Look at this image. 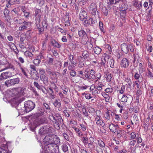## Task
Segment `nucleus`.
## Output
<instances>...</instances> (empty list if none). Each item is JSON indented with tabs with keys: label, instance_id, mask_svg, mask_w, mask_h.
<instances>
[{
	"label": "nucleus",
	"instance_id": "nucleus-1",
	"mask_svg": "<svg viewBox=\"0 0 153 153\" xmlns=\"http://www.w3.org/2000/svg\"><path fill=\"white\" fill-rule=\"evenodd\" d=\"M60 141L59 138L56 135H47L43 139V142L46 145L54 143H59Z\"/></svg>",
	"mask_w": 153,
	"mask_h": 153
},
{
	"label": "nucleus",
	"instance_id": "nucleus-2",
	"mask_svg": "<svg viewBox=\"0 0 153 153\" xmlns=\"http://www.w3.org/2000/svg\"><path fill=\"white\" fill-rule=\"evenodd\" d=\"M59 143H54L49 145H45V148L46 153H59Z\"/></svg>",
	"mask_w": 153,
	"mask_h": 153
},
{
	"label": "nucleus",
	"instance_id": "nucleus-3",
	"mask_svg": "<svg viewBox=\"0 0 153 153\" xmlns=\"http://www.w3.org/2000/svg\"><path fill=\"white\" fill-rule=\"evenodd\" d=\"M35 106V105L32 101L28 100L24 102L25 111L28 113L33 110Z\"/></svg>",
	"mask_w": 153,
	"mask_h": 153
},
{
	"label": "nucleus",
	"instance_id": "nucleus-4",
	"mask_svg": "<svg viewBox=\"0 0 153 153\" xmlns=\"http://www.w3.org/2000/svg\"><path fill=\"white\" fill-rule=\"evenodd\" d=\"M121 48L122 51L125 53H128L129 50L131 52H133L134 51L133 47L131 45H128L125 43L121 45Z\"/></svg>",
	"mask_w": 153,
	"mask_h": 153
},
{
	"label": "nucleus",
	"instance_id": "nucleus-5",
	"mask_svg": "<svg viewBox=\"0 0 153 153\" xmlns=\"http://www.w3.org/2000/svg\"><path fill=\"white\" fill-rule=\"evenodd\" d=\"M19 78H16L7 80L4 83L5 85L8 87L19 83Z\"/></svg>",
	"mask_w": 153,
	"mask_h": 153
},
{
	"label": "nucleus",
	"instance_id": "nucleus-6",
	"mask_svg": "<svg viewBox=\"0 0 153 153\" xmlns=\"http://www.w3.org/2000/svg\"><path fill=\"white\" fill-rule=\"evenodd\" d=\"M89 10L91 14L94 16L97 15L98 12L97 11V6L95 3H92L89 5Z\"/></svg>",
	"mask_w": 153,
	"mask_h": 153
},
{
	"label": "nucleus",
	"instance_id": "nucleus-7",
	"mask_svg": "<svg viewBox=\"0 0 153 153\" xmlns=\"http://www.w3.org/2000/svg\"><path fill=\"white\" fill-rule=\"evenodd\" d=\"M30 25V22L25 21L23 22L22 25L19 27V29L20 31H24L28 29Z\"/></svg>",
	"mask_w": 153,
	"mask_h": 153
},
{
	"label": "nucleus",
	"instance_id": "nucleus-8",
	"mask_svg": "<svg viewBox=\"0 0 153 153\" xmlns=\"http://www.w3.org/2000/svg\"><path fill=\"white\" fill-rule=\"evenodd\" d=\"M86 20L83 22L84 26L86 27L88 26L89 25H93L95 23V21L93 20L92 18L90 17L87 18Z\"/></svg>",
	"mask_w": 153,
	"mask_h": 153
},
{
	"label": "nucleus",
	"instance_id": "nucleus-9",
	"mask_svg": "<svg viewBox=\"0 0 153 153\" xmlns=\"http://www.w3.org/2000/svg\"><path fill=\"white\" fill-rule=\"evenodd\" d=\"M36 21L35 28L37 29L40 33L44 31V28L40 24V20H35Z\"/></svg>",
	"mask_w": 153,
	"mask_h": 153
},
{
	"label": "nucleus",
	"instance_id": "nucleus-10",
	"mask_svg": "<svg viewBox=\"0 0 153 153\" xmlns=\"http://www.w3.org/2000/svg\"><path fill=\"white\" fill-rule=\"evenodd\" d=\"M87 14L83 9H82L79 14V19L82 21H83L84 19H87Z\"/></svg>",
	"mask_w": 153,
	"mask_h": 153
},
{
	"label": "nucleus",
	"instance_id": "nucleus-11",
	"mask_svg": "<svg viewBox=\"0 0 153 153\" xmlns=\"http://www.w3.org/2000/svg\"><path fill=\"white\" fill-rule=\"evenodd\" d=\"M124 81L125 82H126V85L127 86L126 90L129 91H128L130 92V91H131V87L132 83L131 79L130 78L127 77L125 78Z\"/></svg>",
	"mask_w": 153,
	"mask_h": 153
},
{
	"label": "nucleus",
	"instance_id": "nucleus-12",
	"mask_svg": "<svg viewBox=\"0 0 153 153\" xmlns=\"http://www.w3.org/2000/svg\"><path fill=\"white\" fill-rule=\"evenodd\" d=\"M129 62L127 59L124 58L121 60L120 63L121 67L124 68L128 67L129 66Z\"/></svg>",
	"mask_w": 153,
	"mask_h": 153
},
{
	"label": "nucleus",
	"instance_id": "nucleus-13",
	"mask_svg": "<svg viewBox=\"0 0 153 153\" xmlns=\"http://www.w3.org/2000/svg\"><path fill=\"white\" fill-rule=\"evenodd\" d=\"M82 56L84 59H87L90 58V60H93L94 59L91 57V53H89L87 51H84L82 53Z\"/></svg>",
	"mask_w": 153,
	"mask_h": 153
},
{
	"label": "nucleus",
	"instance_id": "nucleus-14",
	"mask_svg": "<svg viewBox=\"0 0 153 153\" xmlns=\"http://www.w3.org/2000/svg\"><path fill=\"white\" fill-rule=\"evenodd\" d=\"M51 117H52L53 121L52 120L53 122L54 123V126L57 129L59 128V126L60 125H62L63 123H61L58 120L56 119V117H54L53 115L51 116Z\"/></svg>",
	"mask_w": 153,
	"mask_h": 153
},
{
	"label": "nucleus",
	"instance_id": "nucleus-15",
	"mask_svg": "<svg viewBox=\"0 0 153 153\" xmlns=\"http://www.w3.org/2000/svg\"><path fill=\"white\" fill-rule=\"evenodd\" d=\"M35 20H40V17L42 15V13L39 9H37L35 13Z\"/></svg>",
	"mask_w": 153,
	"mask_h": 153
},
{
	"label": "nucleus",
	"instance_id": "nucleus-16",
	"mask_svg": "<svg viewBox=\"0 0 153 153\" xmlns=\"http://www.w3.org/2000/svg\"><path fill=\"white\" fill-rule=\"evenodd\" d=\"M109 127L111 131L115 133L116 132L117 128H118V125H114L112 123L109 125Z\"/></svg>",
	"mask_w": 153,
	"mask_h": 153
},
{
	"label": "nucleus",
	"instance_id": "nucleus-17",
	"mask_svg": "<svg viewBox=\"0 0 153 153\" xmlns=\"http://www.w3.org/2000/svg\"><path fill=\"white\" fill-rule=\"evenodd\" d=\"M40 80L42 81L44 84L48 83V77L45 74H42L40 76Z\"/></svg>",
	"mask_w": 153,
	"mask_h": 153
},
{
	"label": "nucleus",
	"instance_id": "nucleus-18",
	"mask_svg": "<svg viewBox=\"0 0 153 153\" xmlns=\"http://www.w3.org/2000/svg\"><path fill=\"white\" fill-rule=\"evenodd\" d=\"M78 34L80 37H82L83 36H86V40L85 41H87L88 40V38L87 36V34L86 32L83 30H81L78 31Z\"/></svg>",
	"mask_w": 153,
	"mask_h": 153
},
{
	"label": "nucleus",
	"instance_id": "nucleus-19",
	"mask_svg": "<svg viewBox=\"0 0 153 153\" xmlns=\"http://www.w3.org/2000/svg\"><path fill=\"white\" fill-rule=\"evenodd\" d=\"M46 71V72L50 75V76H53L55 74V73L53 71L49 66L47 67Z\"/></svg>",
	"mask_w": 153,
	"mask_h": 153
},
{
	"label": "nucleus",
	"instance_id": "nucleus-20",
	"mask_svg": "<svg viewBox=\"0 0 153 153\" xmlns=\"http://www.w3.org/2000/svg\"><path fill=\"white\" fill-rule=\"evenodd\" d=\"M52 45L54 47L57 48H60L61 47V45L59 44L54 39L52 40L51 42Z\"/></svg>",
	"mask_w": 153,
	"mask_h": 153
},
{
	"label": "nucleus",
	"instance_id": "nucleus-21",
	"mask_svg": "<svg viewBox=\"0 0 153 153\" xmlns=\"http://www.w3.org/2000/svg\"><path fill=\"white\" fill-rule=\"evenodd\" d=\"M45 112V109L43 108L40 107L39 110V112L36 113L35 114V116L37 117L41 116L44 114Z\"/></svg>",
	"mask_w": 153,
	"mask_h": 153
},
{
	"label": "nucleus",
	"instance_id": "nucleus-22",
	"mask_svg": "<svg viewBox=\"0 0 153 153\" xmlns=\"http://www.w3.org/2000/svg\"><path fill=\"white\" fill-rule=\"evenodd\" d=\"M24 54L26 57L29 58L32 60L33 59V57L34 56V55L32 53L28 51H27L24 52Z\"/></svg>",
	"mask_w": 153,
	"mask_h": 153
},
{
	"label": "nucleus",
	"instance_id": "nucleus-23",
	"mask_svg": "<svg viewBox=\"0 0 153 153\" xmlns=\"http://www.w3.org/2000/svg\"><path fill=\"white\" fill-rule=\"evenodd\" d=\"M128 8L127 5L125 4H123L119 8V10L121 11L124 12V13L126 14L125 11Z\"/></svg>",
	"mask_w": 153,
	"mask_h": 153
},
{
	"label": "nucleus",
	"instance_id": "nucleus-24",
	"mask_svg": "<svg viewBox=\"0 0 153 153\" xmlns=\"http://www.w3.org/2000/svg\"><path fill=\"white\" fill-rule=\"evenodd\" d=\"M2 79H6L10 76V73L8 72H3L1 74Z\"/></svg>",
	"mask_w": 153,
	"mask_h": 153
},
{
	"label": "nucleus",
	"instance_id": "nucleus-25",
	"mask_svg": "<svg viewBox=\"0 0 153 153\" xmlns=\"http://www.w3.org/2000/svg\"><path fill=\"white\" fill-rule=\"evenodd\" d=\"M68 59L71 64L75 65L76 64V59H74L73 55L70 54L69 56Z\"/></svg>",
	"mask_w": 153,
	"mask_h": 153
},
{
	"label": "nucleus",
	"instance_id": "nucleus-26",
	"mask_svg": "<svg viewBox=\"0 0 153 153\" xmlns=\"http://www.w3.org/2000/svg\"><path fill=\"white\" fill-rule=\"evenodd\" d=\"M8 68L11 69H12V70H14L15 69V68H14V67L12 65H11V64H10L9 65V66L8 67H6V68H4L1 69L0 71V72L1 71H4V70H5L6 69H8ZM1 77H2V76H1V74H0V81H1V80H2V78H1Z\"/></svg>",
	"mask_w": 153,
	"mask_h": 153
},
{
	"label": "nucleus",
	"instance_id": "nucleus-27",
	"mask_svg": "<svg viewBox=\"0 0 153 153\" xmlns=\"http://www.w3.org/2000/svg\"><path fill=\"white\" fill-rule=\"evenodd\" d=\"M60 101L59 99H56L55 102L53 103L54 105L56 107L59 108L61 106V104L60 103Z\"/></svg>",
	"mask_w": 153,
	"mask_h": 153
},
{
	"label": "nucleus",
	"instance_id": "nucleus-28",
	"mask_svg": "<svg viewBox=\"0 0 153 153\" xmlns=\"http://www.w3.org/2000/svg\"><path fill=\"white\" fill-rule=\"evenodd\" d=\"M47 39H46L45 40L41 41V44L42 45V49L43 51H45L46 48V43Z\"/></svg>",
	"mask_w": 153,
	"mask_h": 153
},
{
	"label": "nucleus",
	"instance_id": "nucleus-29",
	"mask_svg": "<svg viewBox=\"0 0 153 153\" xmlns=\"http://www.w3.org/2000/svg\"><path fill=\"white\" fill-rule=\"evenodd\" d=\"M94 53L97 54H99L102 51V49L99 47L97 46L94 48Z\"/></svg>",
	"mask_w": 153,
	"mask_h": 153
},
{
	"label": "nucleus",
	"instance_id": "nucleus-30",
	"mask_svg": "<svg viewBox=\"0 0 153 153\" xmlns=\"http://www.w3.org/2000/svg\"><path fill=\"white\" fill-rule=\"evenodd\" d=\"M39 133L41 135H44L46 134L45 130V126L42 127L39 130Z\"/></svg>",
	"mask_w": 153,
	"mask_h": 153
},
{
	"label": "nucleus",
	"instance_id": "nucleus-31",
	"mask_svg": "<svg viewBox=\"0 0 153 153\" xmlns=\"http://www.w3.org/2000/svg\"><path fill=\"white\" fill-rule=\"evenodd\" d=\"M124 132V131H122V130L120 129H117V135L118 138H120L121 137L122 135L123 134V133Z\"/></svg>",
	"mask_w": 153,
	"mask_h": 153
},
{
	"label": "nucleus",
	"instance_id": "nucleus-32",
	"mask_svg": "<svg viewBox=\"0 0 153 153\" xmlns=\"http://www.w3.org/2000/svg\"><path fill=\"white\" fill-rule=\"evenodd\" d=\"M102 95L105 98V100L106 102H108L109 100V97L108 95L105 92H104L102 93Z\"/></svg>",
	"mask_w": 153,
	"mask_h": 153
},
{
	"label": "nucleus",
	"instance_id": "nucleus-33",
	"mask_svg": "<svg viewBox=\"0 0 153 153\" xmlns=\"http://www.w3.org/2000/svg\"><path fill=\"white\" fill-rule=\"evenodd\" d=\"M56 119L58 120V121L61 123H63V120L60 116V115L59 114H56Z\"/></svg>",
	"mask_w": 153,
	"mask_h": 153
},
{
	"label": "nucleus",
	"instance_id": "nucleus-34",
	"mask_svg": "<svg viewBox=\"0 0 153 153\" xmlns=\"http://www.w3.org/2000/svg\"><path fill=\"white\" fill-rule=\"evenodd\" d=\"M8 2V3L6 4V6L9 7L10 5H13L15 3V0H6Z\"/></svg>",
	"mask_w": 153,
	"mask_h": 153
},
{
	"label": "nucleus",
	"instance_id": "nucleus-35",
	"mask_svg": "<svg viewBox=\"0 0 153 153\" xmlns=\"http://www.w3.org/2000/svg\"><path fill=\"white\" fill-rule=\"evenodd\" d=\"M128 97L125 95L124 94L120 100V102H126L127 101Z\"/></svg>",
	"mask_w": 153,
	"mask_h": 153
},
{
	"label": "nucleus",
	"instance_id": "nucleus-36",
	"mask_svg": "<svg viewBox=\"0 0 153 153\" xmlns=\"http://www.w3.org/2000/svg\"><path fill=\"white\" fill-rule=\"evenodd\" d=\"M107 77L106 79L108 82H109L111 81V79L112 77V75L111 74L109 73L106 74Z\"/></svg>",
	"mask_w": 153,
	"mask_h": 153
},
{
	"label": "nucleus",
	"instance_id": "nucleus-37",
	"mask_svg": "<svg viewBox=\"0 0 153 153\" xmlns=\"http://www.w3.org/2000/svg\"><path fill=\"white\" fill-rule=\"evenodd\" d=\"M45 127V130L46 131V134L48 133H51L52 132V128L48 126H44Z\"/></svg>",
	"mask_w": 153,
	"mask_h": 153
},
{
	"label": "nucleus",
	"instance_id": "nucleus-38",
	"mask_svg": "<svg viewBox=\"0 0 153 153\" xmlns=\"http://www.w3.org/2000/svg\"><path fill=\"white\" fill-rule=\"evenodd\" d=\"M96 123L97 125L101 126L102 127L104 126L105 125V123L101 119L96 122Z\"/></svg>",
	"mask_w": 153,
	"mask_h": 153
},
{
	"label": "nucleus",
	"instance_id": "nucleus-39",
	"mask_svg": "<svg viewBox=\"0 0 153 153\" xmlns=\"http://www.w3.org/2000/svg\"><path fill=\"white\" fill-rule=\"evenodd\" d=\"M33 85L34 86L38 89H41V87H43V86L40 85L37 82H34Z\"/></svg>",
	"mask_w": 153,
	"mask_h": 153
},
{
	"label": "nucleus",
	"instance_id": "nucleus-40",
	"mask_svg": "<svg viewBox=\"0 0 153 153\" xmlns=\"http://www.w3.org/2000/svg\"><path fill=\"white\" fill-rule=\"evenodd\" d=\"M43 105L44 107H45L47 111L48 112H50L51 111V109L50 108V107L49 105L46 102L44 103H43Z\"/></svg>",
	"mask_w": 153,
	"mask_h": 153
},
{
	"label": "nucleus",
	"instance_id": "nucleus-41",
	"mask_svg": "<svg viewBox=\"0 0 153 153\" xmlns=\"http://www.w3.org/2000/svg\"><path fill=\"white\" fill-rule=\"evenodd\" d=\"M41 62V60L37 59H34L33 61V63L36 65L38 66Z\"/></svg>",
	"mask_w": 153,
	"mask_h": 153
},
{
	"label": "nucleus",
	"instance_id": "nucleus-42",
	"mask_svg": "<svg viewBox=\"0 0 153 153\" xmlns=\"http://www.w3.org/2000/svg\"><path fill=\"white\" fill-rule=\"evenodd\" d=\"M95 117L94 121L97 122L98 120L101 119V117L100 115H98L97 114H94V116Z\"/></svg>",
	"mask_w": 153,
	"mask_h": 153
},
{
	"label": "nucleus",
	"instance_id": "nucleus-43",
	"mask_svg": "<svg viewBox=\"0 0 153 153\" xmlns=\"http://www.w3.org/2000/svg\"><path fill=\"white\" fill-rule=\"evenodd\" d=\"M68 21H69V13H67L64 17V22Z\"/></svg>",
	"mask_w": 153,
	"mask_h": 153
},
{
	"label": "nucleus",
	"instance_id": "nucleus-44",
	"mask_svg": "<svg viewBox=\"0 0 153 153\" xmlns=\"http://www.w3.org/2000/svg\"><path fill=\"white\" fill-rule=\"evenodd\" d=\"M88 138L87 137H83L82 138V141L85 145H87L88 143Z\"/></svg>",
	"mask_w": 153,
	"mask_h": 153
},
{
	"label": "nucleus",
	"instance_id": "nucleus-45",
	"mask_svg": "<svg viewBox=\"0 0 153 153\" xmlns=\"http://www.w3.org/2000/svg\"><path fill=\"white\" fill-rule=\"evenodd\" d=\"M62 150L64 152H66L68 150V146L67 145L65 144H63L62 146Z\"/></svg>",
	"mask_w": 153,
	"mask_h": 153
},
{
	"label": "nucleus",
	"instance_id": "nucleus-46",
	"mask_svg": "<svg viewBox=\"0 0 153 153\" xmlns=\"http://www.w3.org/2000/svg\"><path fill=\"white\" fill-rule=\"evenodd\" d=\"M98 144L101 147H104L105 144L104 142L101 140H98Z\"/></svg>",
	"mask_w": 153,
	"mask_h": 153
},
{
	"label": "nucleus",
	"instance_id": "nucleus-47",
	"mask_svg": "<svg viewBox=\"0 0 153 153\" xmlns=\"http://www.w3.org/2000/svg\"><path fill=\"white\" fill-rule=\"evenodd\" d=\"M130 137L129 139L130 140H131L134 139H136V135L134 132H132L130 134Z\"/></svg>",
	"mask_w": 153,
	"mask_h": 153
},
{
	"label": "nucleus",
	"instance_id": "nucleus-48",
	"mask_svg": "<svg viewBox=\"0 0 153 153\" xmlns=\"http://www.w3.org/2000/svg\"><path fill=\"white\" fill-rule=\"evenodd\" d=\"M102 12L104 14L105 16H107L108 14V10L105 7H103L102 8Z\"/></svg>",
	"mask_w": 153,
	"mask_h": 153
},
{
	"label": "nucleus",
	"instance_id": "nucleus-49",
	"mask_svg": "<svg viewBox=\"0 0 153 153\" xmlns=\"http://www.w3.org/2000/svg\"><path fill=\"white\" fill-rule=\"evenodd\" d=\"M8 46L11 49L14 50L15 48H16L15 45L11 42L9 43Z\"/></svg>",
	"mask_w": 153,
	"mask_h": 153
},
{
	"label": "nucleus",
	"instance_id": "nucleus-50",
	"mask_svg": "<svg viewBox=\"0 0 153 153\" xmlns=\"http://www.w3.org/2000/svg\"><path fill=\"white\" fill-rule=\"evenodd\" d=\"M138 68L140 73H142L143 72V65L142 63H140L139 64Z\"/></svg>",
	"mask_w": 153,
	"mask_h": 153
},
{
	"label": "nucleus",
	"instance_id": "nucleus-51",
	"mask_svg": "<svg viewBox=\"0 0 153 153\" xmlns=\"http://www.w3.org/2000/svg\"><path fill=\"white\" fill-rule=\"evenodd\" d=\"M74 129L76 133L78 134L79 136H82V133L80 131V130L79 128L74 127Z\"/></svg>",
	"mask_w": 153,
	"mask_h": 153
},
{
	"label": "nucleus",
	"instance_id": "nucleus-52",
	"mask_svg": "<svg viewBox=\"0 0 153 153\" xmlns=\"http://www.w3.org/2000/svg\"><path fill=\"white\" fill-rule=\"evenodd\" d=\"M125 88V86L122 85L121 87L120 90H119V93L121 94H123L124 93Z\"/></svg>",
	"mask_w": 153,
	"mask_h": 153
},
{
	"label": "nucleus",
	"instance_id": "nucleus-53",
	"mask_svg": "<svg viewBox=\"0 0 153 153\" xmlns=\"http://www.w3.org/2000/svg\"><path fill=\"white\" fill-rule=\"evenodd\" d=\"M32 32H31V30L27 31L26 32V35L27 36V37L29 38H30L32 35Z\"/></svg>",
	"mask_w": 153,
	"mask_h": 153
},
{
	"label": "nucleus",
	"instance_id": "nucleus-54",
	"mask_svg": "<svg viewBox=\"0 0 153 153\" xmlns=\"http://www.w3.org/2000/svg\"><path fill=\"white\" fill-rule=\"evenodd\" d=\"M109 63L111 67L112 68H114V61L113 59H111L109 61Z\"/></svg>",
	"mask_w": 153,
	"mask_h": 153
},
{
	"label": "nucleus",
	"instance_id": "nucleus-55",
	"mask_svg": "<svg viewBox=\"0 0 153 153\" xmlns=\"http://www.w3.org/2000/svg\"><path fill=\"white\" fill-rule=\"evenodd\" d=\"M70 71V76L74 77L76 75V73L74 69Z\"/></svg>",
	"mask_w": 153,
	"mask_h": 153
},
{
	"label": "nucleus",
	"instance_id": "nucleus-56",
	"mask_svg": "<svg viewBox=\"0 0 153 153\" xmlns=\"http://www.w3.org/2000/svg\"><path fill=\"white\" fill-rule=\"evenodd\" d=\"M99 27L100 29V30L103 32V33H104L103 30V23L101 22H100L99 23Z\"/></svg>",
	"mask_w": 153,
	"mask_h": 153
},
{
	"label": "nucleus",
	"instance_id": "nucleus-57",
	"mask_svg": "<svg viewBox=\"0 0 153 153\" xmlns=\"http://www.w3.org/2000/svg\"><path fill=\"white\" fill-rule=\"evenodd\" d=\"M30 68L32 70L31 71V72L32 71H34L35 72H37V71L36 70V67L34 65H30Z\"/></svg>",
	"mask_w": 153,
	"mask_h": 153
},
{
	"label": "nucleus",
	"instance_id": "nucleus-58",
	"mask_svg": "<svg viewBox=\"0 0 153 153\" xmlns=\"http://www.w3.org/2000/svg\"><path fill=\"white\" fill-rule=\"evenodd\" d=\"M142 91L140 89L137 90L136 95L137 98H139L140 96L142 94Z\"/></svg>",
	"mask_w": 153,
	"mask_h": 153
},
{
	"label": "nucleus",
	"instance_id": "nucleus-59",
	"mask_svg": "<svg viewBox=\"0 0 153 153\" xmlns=\"http://www.w3.org/2000/svg\"><path fill=\"white\" fill-rule=\"evenodd\" d=\"M104 147H100L97 149V153H103L104 150Z\"/></svg>",
	"mask_w": 153,
	"mask_h": 153
},
{
	"label": "nucleus",
	"instance_id": "nucleus-60",
	"mask_svg": "<svg viewBox=\"0 0 153 153\" xmlns=\"http://www.w3.org/2000/svg\"><path fill=\"white\" fill-rule=\"evenodd\" d=\"M105 117L107 120H109L110 119V116L109 115V113L108 111L105 115Z\"/></svg>",
	"mask_w": 153,
	"mask_h": 153
},
{
	"label": "nucleus",
	"instance_id": "nucleus-61",
	"mask_svg": "<svg viewBox=\"0 0 153 153\" xmlns=\"http://www.w3.org/2000/svg\"><path fill=\"white\" fill-rule=\"evenodd\" d=\"M96 79H97V80H96L95 82H97L98 80H100L101 79V74L100 73H98L96 75Z\"/></svg>",
	"mask_w": 153,
	"mask_h": 153
},
{
	"label": "nucleus",
	"instance_id": "nucleus-62",
	"mask_svg": "<svg viewBox=\"0 0 153 153\" xmlns=\"http://www.w3.org/2000/svg\"><path fill=\"white\" fill-rule=\"evenodd\" d=\"M105 91L106 93H111L113 91V89L111 88H107Z\"/></svg>",
	"mask_w": 153,
	"mask_h": 153
},
{
	"label": "nucleus",
	"instance_id": "nucleus-63",
	"mask_svg": "<svg viewBox=\"0 0 153 153\" xmlns=\"http://www.w3.org/2000/svg\"><path fill=\"white\" fill-rule=\"evenodd\" d=\"M147 74V76L149 77L151 79L153 78V74L150 71V70H148Z\"/></svg>",
	"mask_w": 153,
	"mask_h": 153
},
{
	"label": "nucleus",
	"instance_id": "nucleus-64",
	"mask_svg": "<svg viewBox=\"0 0 153 153\" xmlns=\"http://www.w3.org/2000/svg\"><path fill=\"white\" fill-rule=\"evenodd\" d=\"M72 65L73 64H71H71H68V68L69 70L70 71V70H72L74 69V65Z\"/></svg>",
	"mask_w": 153,
	"mask_h": 153
}]
</instances>
